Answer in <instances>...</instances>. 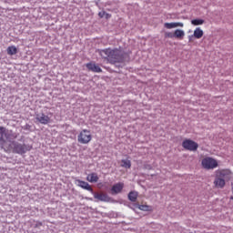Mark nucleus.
Instances as JSON below:
<instances>
[{
    "mask_svg": "<svg viewBox=\"0 0 233 233\" xmlns=\"http://www.w3.org/2000/svg\"><path fill=\"white\" fill-rule=\"evenodd\" d=\"M214 177L213 185L215 188H225L227 182L232 179L233 173L229 168L217 169Z\"/></svg>",
    "mask_w": 233,
    "mask_h": 233,
    "instance_id": "nucleus-1",
    "label": "nucleus"
},
{
    "mask_svg": "<svg viewBox=\"0 0 233 233\" xmlns=\"http://www.w3.org/2000/svg\"><path fill=\"white\" fill-rule=\"evenodd\" d=\"M100 56L107 59L112 65H116V63H123L125 61V57L127 56V53L123 52L121 49H104L100 51Z\"/></svg>",
    "mask_w": 233,
    "mask_h": 233,
    "instance_id": "nucleus-2",
    "label": "nucleus"
},
{
    "mask_svg": "<svg viewBox=\"0 0 233 233\" xmlns=\"http://www.w3.org/2000/svg\"><path fill=\"white\" fill-rule=\"evenodd\" d=\"M17 135H15L12 130H8L5 127H0V147L5 148V145L8 143V141H12V139H16Z\"/></svg>",
    "mask_w": 233,
    "mask_h": 233,
    "instance_id": "nucleus-3",
    "label": "nucleus"
},
{
    "mask_svg": "<svg viewBox=\"0 0 233 233\" xmlns=\"http://www.w3.org/2000/svg\"><path fill=\"white\" fill-rule=\"evenodd\" d=\"M12 146L14 154H19L20 156H23V154H26V152H30V150H32V146L21 144L16 141H13Z\"/></svg>",
    "mask_w": 233,
    "mask_h": 233,
    "instance_id": "nucleus-4",
    "label": "nucleus"
},
{
    "mask_svg": "<svg viewBox=\"0 0 233 233\" xmlns=\"http://www.w3.org/2000/svg\"><path fill=\"white\" fill-rule=\"evenodd\" d=\"M77 141L81 145H88L92 141V134L88 129H83L77 136Z\"/></svg>",
    "mask_w": 233,
    "mask_h": 233,
    "instance_id": "nucleus-5",
    "label": "nucleus"
},
{
    "mask_svg": "<svg viewBox=\"0 0 233 233\" xmlns=\"http://www.w3.org/2000/svg\"><path fill=\"white\" fill-rule=\"evenodd\" d=\"M201 165L203 168H206V170H213V168H218V160L210 157H207L202 159Z\"/></svg>",
    "mask_w": 233,
    "mask_h": 233,
    "instance_id": "nucleus-6",
    "label": "nucleus"
},
{
    "mask_svg": "<svg viewBox=\"0 0 233 233\" xmlns=\"http://www.w3.org/2000/svg\"><path fill=\"white\" fill-rule=\"evenodd\" d=\"M182 147L186 150H189L190 152H196L198 148L199 147V145L198 143L194 142L191 139H186L182 142Z\"/></svg>",
    "mask_w": 233,
    "mask_h": 233,
    "instance_id": "nucleus-7",
    "label": "nucleus"
},
{
    "mask_svg": "<svg viewBox=\"0 0 233 233\" xmlns=\"http://www.w3.org/2000/svg\"><path fill=\"white\" fill-rule=\"evenodd\" d=\"M87 70H89V72H95L96 74H100V72H103V70L101 69V67L96 65V63H87L86 65Z\"/></svg>",
    "mask_w": 233,
    "mask_h": 233,
    "instance_id": "nucleus-8",
    "label": "nucleus"
},
{
    "mask_svg": "<svg viewBox=\"0 0 233 233\" xmlns=\"http://www.w3.org/2000/svg\"><path fill=\"white\" fill-rule=\"evenodd\" d=\"M35 119L36 121H39L41 125H48V123H50V117L44 113L36 115Z\"/></svg>",
    "mask_w": 233,
    "mask_h": 233,
    "instance_id": "nucleus-9",
    "label": "nucleus"
},
{
    "mask_svg": "<svg viewBox=\"0 0 233 233\" xmlns=\"http://www.w3.org/2000/svg\"><path fill=\"white\" fill-rule=\"evenodd\" d=\"M125 187V184L119 182L115 184L112 188H111V194L116 195V194H120V192L123 191V188Z\"/></svg>",
    "mask_w": 233,
    "mask_h": 233,
    "instance_id": "nucleus-10",
    "label": "nucleus"
},
{
    "mask_svg": "<svg viewBox=\"0 0 233 233\" xmlns=\"http://www.w3.org/2000/svg\"><path fill=\"white\" fill-rule=\"evenodd\" d=\"M164 26L167 30H172V28H177L178 26L180 28H183V26H185V25L181 22H172V23H165Z\"/></svg>",
    "mask_w": 233,
    "mask_h": 233,
    "instance_id": "nucleus-11",
    "label": "nucleus"
},
{
    "mask_svg": "<svg viewBox=\"0 0 233 233\" xmlns=\"http://www.w3.org/2000/svg\"><path fill=\"white\" fill-rule=\"evenodd\" d=\"M78 187L81 188H84V190H88V192H94V189L92 188V186L88 184V182H85L83 180H77Z\"/></svg>",
    "mask_w": 233,
    "mask_h": 233,
    "instance_id": "nucleus-12",
    "label": "nucleus"
},
{
    "mask_svg": "<svg viewBox=\"0 0 233 233\" xmlns=\"http://www.w3.org/2000/svg\"><path fill=\"white\" fill-rule=\"evenodd\" d=\"M86 181L89 183H97V181H99V176H97V173L88 174L86 177Z\"/></svg>",
    "mask_w": 233,
    "mask_h": 233,
    "instance_id": "nucleus-13",
    "label": "nucleus"
},
{
    "mask_svg": "<svg viewBox=\"0 0 233 233\" xmlns=\"http://www.w3.org/2000/svg\"><path fill=\"white\" fill-rule=\"evenodd\" d=\"M94 197L95 199H98L99 201H110V197L106 193H96Z\"/></svg>",
    "mask_w": 233,
    "mask_h": 233,
    "instance_id": "nucleus-14",
    "label": "nucleus"
},
{
    "mask_svg": "<svg viewBox=\"0 0 233 233\" xmlns=\"http://www.w3.org/2000/svg\"><path fill=\"white\" fill-rule=\"evenodd\" d=\"M174 37H176V39H183V37H185V31L181 29H176L174 32Z\"/></svg>",
    "mask_w": 233,
    "mask_h": 233,
    "instance_id": "nucleus-15",
    "label": "nucleus"
},
{
    "mask_svg": "<svg viewBox=\"0 0 233 233\" xmlns=\"http://www.w3.org/2000/svg\"><path fill=\"white\" fill-rule=\"evenodd\" d=\"M203 30L201 29V28H199V27H197L195 30H194V34H193V35H194V37L196 38V39H201V37H203Z\"/></svg>",
    "mask_w": 233,
    "mask_h": 233,
    "instance_id": "nucleus-16",
    "label": "nucleus"
},
{
    "mask_svg": "<svg viewBox=\"0 0 233 233\" xmlns=\"http://www.w3.org/2000/svg\"><path fill=\"white\" fill-rule=\"evenodd\" d=\"M128 199H129V201L136 203V201L137 200V192H136V191L129 192Z\"/></svg>",
    "mask_w": 233,
    "mask_h": 233,
    "instance_id": "nucleus-17",
    "label": "nucleus"
},
{
    "mask_svg": "<svg viewBox=\"0 0 233 233\" xmlns=\"http://www.w3.org/2000/svg\"><path fill=\"white\" fill-rule=\"evenodd\" d=\"M121 163L122 164L120 165V167H122L123 168H131L132 167V162L130 160L122 159Z\"/></svg>",
    "mask_w": 233,
    "mask_h": 233,
    "instance_id": "nucleus-18",
    "label": "nucleus"
},
{
    "mask_svg": "<svg viewBox=\"0 0 233 233\" xmlns=\"http://www.w3.org/2000/svg\"><path fill=\"white\" fill-rule=\"evenodd\" d=\"M7 54L8 56H15V54H17V47H15V46H8Z\"/></svg>",
    "mask_w": 233,
    "mask_h": 233,
    "instance_id": "nucleus-19",
    "label": "nucleus"
},
{
    "mask_svg": "<svg viewBox=\"0 0 233 233\" xmlns=\"http://www.w3.org/2000/svg\"><path fill=\"white\" fill-rule=\"evenodd\" d=\"M205 24V20L203 19H193L191 20V25H193L194 26H199L201 25Z\"/></svg>",
    "mask_w": 233,
    "mask_h": 233,
    "instance_id": "nucleus-20",
    "label": "nucleus"
},
{
    "mask_svg": "<svg viewBox=\"0 0 233 233\" xmlns=\"http://www.w3.org/2000/svg\"><path fill=\"white\" fill-rule=\"evenodd\" d=\"M138 208L139 210H144L145 212H148V210H150V207L147 205H140Z\"/></svg>",
    "mask_w": 233,
    "mask_h": 233,
    "instance_id": "nucleus-21",
    "label": "nucleus"
},
{
    "mask_svg": "<svg viewBox=\"0 0 233 233\" xmlns=\"http://www.w3.org/2000/svg\"><path fill=\"white\" fill-rule=\"evenodd\" d=\"M165 37H166V39H174V33H172V32H166L165 33Z\"/></svg>",
    "mask_w": 233,
    "mask_h": 233,
    "instance_id": "nucleus-22",
    "label": "nucleus"
},
{
    "mask_svg": "<svg viewBox=\"0 0 233 233\" xmlns=\"http://www.w3.org/2000/svg\"><path fill=\"white\" fill-rule=\"evenodd\" d=\"M106 14V12H105V11L99 12V13H98V16H99L101 19H103V17H105Z\"/></svg>",
    "mask_w": 233,
    "mask_h": 233,
    "instance_id": "nucleus-23",
    "label": "nucleus"
},
{
    "mask_svg": "<svg viewBox=\"0 0 233 233\" xmlns=\"http://www.w3.org/2000/svg\"><path fill=\"white\" fill-rule=\"evenodd\" d=\"M30 128H31V126L28 125V124H26V125L24 127V129H25V130H30Z\"/></svg>",
    "mask_w": 233,
    "mask_h": 233,
    "instance_id": "nucleus-24",
    "label": "nucleus"
},
{
    "mask_svg": "<svg viewBox=\"0 0 233 233\" xmlns=\"http://www.w3.org/2000/svg\"><path fill=\"white\" fill-rule=\"evenodd\" d=\"M105 17L106 19H110V17H112V15L106 13Z\"/></svg>",
    "mask_w": 233,
    "mask_h": 233,
    "instance_id": "nucleus-25",
    "label": "nucleus"
},
{
    "mask_svg": "<svg viewBox=\"0 0 233 233\" xmlns=\"http://www.w3.org/2000/svg\"><path fill=\"white\" fill-rule=\"evenodd\" d=\"M38 225L41 227V226H43V223H42V222H39Z\"/></svg>",
    "mask_w": 233,
    "mask_h": 233,
    "instance_id": "nucleus-26",
    "label": "nucleus"
},
{
    "mask_svg": "<svg viewBox=\"0 0 233 233\" xmlns=\"http://www.w3.org/2000/svg\"><path fill=\"white\" fill-rule=\"evenodd\" d=\"M191 37H192V36H189V41H190Z\"/></svg>",
    "mask_w": 233,
    "mask_h": 233,
    "instance_id": "nucleus-27",
    "label": "nucleus"
},
{
    "mask_svg": "<svg viewBox=\"0 0 233 233\" xmlns=\"http://www.w3.org/2000/svg\"><path fill=\"white\" fill-rule=\"evenodd\" d=\"M230 199H232V200H233V197H231V198H230Z\"/></svg>",
    "mask_w": 233,
    "mask_h": 233,
    "instance_id": "nucleus-28",
    "label": "nucleus"
}]
</instances>
